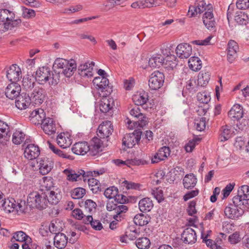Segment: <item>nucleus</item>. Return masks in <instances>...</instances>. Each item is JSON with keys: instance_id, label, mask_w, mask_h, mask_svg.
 Wrapping results in <instances>:
<instances>
[{"instance_id": "nucleus-17", "label": "nucleus", "mask_w": 249, "mask_h": 249, "mask_svg": "<svg viewBox=\"0 0 249 249\" xmlns=\"http://www.w3.org/2000/svg\"><path fill=\"white\" fill-rule=\"evenodd\" d=\"M30 121L35 124H41L42 122L46 119V114L44 110L37 108L33 110L30 115Z\"/></svg>"}, {"instance_id": "nucleus-18", "label": "nucleus", "mask_w": 249, "mask_h": 249, "mask_svg": "<svg viewBox=\"0 0 249 249\" xmlns=\"http://www.w3.org/2000/svg\"><path fill=\"white\" fill-rule=\"evenodd\" d=\"M181 239L186 244H192L196 241V232L191 228L185 229L181 234Z\"/></svg>"}, {"instance_id": "nucleus-47", "label": "nucleus", "mask_w": 249, "mask_h": 249, "mask_svg": "<svg viewBox=\"0 0 249 249\" xmlns=\"http://www.w3.org/2000/svg\"><path fill=\"white\" fill-rule=\"evenodd\" d=\"M13 238L16 241L21 242H27V243H31L32 241L31 238L22 231L15 232Z\"/></svg>"}, {"instance_id": "nucleus-29", "label": "nucleus", "mask_w": 249, "mask_h": 249, "mask_svg": "<svg viewBox=\"0 0 249 249\" xmlns=\"http://www.w3.org/2000/svg\"><path fill=\"white\" fill-rule=\"evenodd\" d=\"M63 173L67 177V179L70 181L74 182L82 180L80 169L73 170L68 168L65 169Z\"/></svg>"}, {"instance_id": "nucleus-45", "label": "nucleus", "mask_w": 249, "mask_h": 249, "mask_svg": "<svg viewBox=\"0 0 249 249\" xmlns=\"http://www.w3.org/2000/svg\"><path fill=\"white\" fill-rule=\"evenodd\" d=\"M15 202L14 199L11 200L4 199L2 203V206H1V208H2L5 211L9 213L13 212L16 208V203H15Z\"/></svg>"}, {"instance_id": "nucleus-14", "label": "nucleus", "mask_w": 249, "mask_h": 249, "mask_svg": "<svg viewBox=\"0 0 249 249\" xmlns=\"http://www.w3.org/2000/svg\"><path fill=\"white\" fill-rule=\"evenodd\" d=\"M21 74L20 68L17 64H13L7 71V77L12 83H16Z\"/></svg>"}, {"instance_id": "nucleus-60", "label": "nucleus", "mask_w": 249, "mask_h": 249, "mask_svg": "<svg viewBox=\"0 0 249 249\" xmlns=\"http://www.w3.org/2000/svg\"><path fill=\"white\" fill-rule=\"evenodd\" d=\"M199 87L200 86H198V83L196 84V80L194 78H191L187 82L186 88L190 91H196L198 90Z\"/></svg>"}, {"instance_id": "nucleus-25", "label": "nucleus", "mask_w": 249, "mask_h": 249, "mask_svg": "<svg viewBox=\"0 0 249 249\" xmlns=\"http://www.w3.org/2000/svg\"><path fill=\"white\" fill-rule=\"evenodd\" d=\"M10 137L9 127L8 124L0 120V143L3 145L5 144Z\"/></svg>"}, {"instance_id": "nucleus-62", "label": "nucleus", "mask_w": 249, "mask_h": 249, "mask_svg": "<svg viewBox=\"0 0 249 249\" xmlns=\"http://www.w3.org/2000/svg\"><path fill=\"white\" fill-rule=\"evenodd\" d=\"M197 99L199 102L203 104H207L211 100L210 96L205 92L197 93Z\"/></svg>"}, {"instance_id": "nucleus-22", "label": "nucleus", "mask_w": 249, "mask_h": 249, "mask_svg": "<svg viewBox=\"0 0 249 249\" xmlns=\"http://www.w3.org/2000/svg\"><path fill=\"white\" fill-rule=\"evenodd\" d=\"M239 50L237 43L234 40H230L228 44L227 59L232 63L237 57V52Z\"/></svg>"}, {"instance_id": "nucleus-13", "label": "nucleus", "mask_w": 249, "mask_h": 249, "mask_svg": "<svg viewBox=\"0 0 249 249\" xmlns=\"http://www.w3.org/2000/svg\"><path fill=\"white\" fill-rule=\"evenodd\" d=\"M177 55L180 58L186 59L191 54L192 46L187 43H181L178 45L176 50Z\"/></svg>"}, {"instance_id": "nucleus-50", "label": "nucleus", "mask_w": 249, "mask_h": 249, "mask_svg": "<svg viewBox=\"0 0 249 249\" xmlns=\"http://www.w3.org/2000/svg\"><path fill=\"white\" fill-rule=\"evenodd\" d=\"M135 245L139 249H148L150 245V241L147 237L139 238L136 241Z\"/></svg>"}, {"instance_id": "nucleus-37", "label": "nucleus", "mask_w": 249, "mask_h": 249, "mask_svg": "<svg viewBox=\"0 0 249 249\" xmlns=\"http://www.w3.org/2000/svg\"><path fill=\"white\" fill-rule=\"evenodd\" d=\"M150 219V217L147 214L139 213L135 216L133 221L136 225L143 226L147 225L149 222Z\"/></svg>"}, {"instance_id": "nucleus-30", "label": "nucleus", "mask_w": 249, "mask_h": 249, "mask_svg": "<svg viewBox=\"0 0 249 249\" xmlns=\"http://www.w3.org/2000/svg\"><path fill=\"white\" fill-rule=\"evenodd\" d=\"M71 150L75 154L79 155H85L89 152V144L86 142H76L73 145Z\"/></svg>"}, {"instance_id": "nucleus-20", "label": "nucleus", "mask_w": 249, "mask_h": 249, "mask_svg": "<svg viewBox=\"0 0 249 249\" xmlns=\"http://www.w3.org/2000/svg\"><path fill=\"white\" fill-rule=\"evenodd\" d=\"M32 99L28 94L22 93L18 97L15 102L16 106L19 109L22 110L27 108L31 104Z\"/></svg>"}, {"instance_id": "nucleus-56", "label": "nucleus", "mask_w": 249, "mask_h": 249, "mask_svg": "<svg viewBox=\"0 0 249 249\" xmlns=\"http://www.w3.org/2000/svg\"><path fill=\"white\" fill-rule=\"evenodd\" d=\"M118 193V189L112 186L106 189L104 192L105 196L108 198H115Z\"/></svg>"}, {"instance_id": "nucleus-64", "label": "nucleus", "mask_w": 249, "mask_h": 249, "mask_svg": "<svg viewBox=\"0 0 249 249\" xmlns=\"http://www.w3.org/2000/svg\"><path fill=\"white\" fill-rule=\"evenodd\" d=\"M238 194H241L244 198L249 200V186L248 185H242L238 191Z\"/></svg>"}, {"instance_id": "nucleus-24", "label": "nucleus", "mask_w": 249, "mask_h": 249, "mask_svg": "<svg viewBox=\"0 0 249 249\" xmlns=\"http://www.w3.org/2000/svg\"><path fill=\"white\" fill-rule=\"evenodd\" d=\"M37 163L39 164L38 167L40 173L45 175L49 173L53 167V163L48 159L44 158L38 159Z\"/></svg>"}, {"instance_id": "nucleus-49", "label": "nucleus", "mask_w": 249, "mask_h": 249, "mask_svg": "<svg viewBox=\"0 0 249 249\" xmlns=\"http://www.w3.org/2000/svg\"><path fill=\"white\" fill-rule=\"evenodd\" d=\"M70 63V61L67 60L65 59L58 58L55 59L53 65V69L54 70V71L56 73L57 71L56 69H60L63 70L65 67H68V65H69Z\"/></svg>"}, {"instance_id": "nucleus-48", "label": "nucleus", "mask_w": 249, "mask_h": 249, "mask_svg": "<svg viewBox=\"0 0 249 249\" xmlns=\"http://www.w3.org/2000/svg\"><path fill=\"white\" fill-rule=\"evenodd\" d=\"M15 14L13 11L9 10L0 9V20L4 22L5 20H12L15 18Z\"/></svg>"}, {"instance_id": "nucleus-21", "label": "nucleus", "mask_w": 249, "mask_h": 249, "mask_svg": "<svg viewBox=\"0 0 249 249\" xmlns=\"http://www.w3.org/2000/svg\"><path fill=\"white\" fill-rule=\"evenodd\" d=\"M103 143L101 140L97 137H94L91 141L90 145L89 144V155L94 156L98 154L101 151V145Z\"/></svg>"}, {"instance_id": "nucleus-15", "label": "nucleus", "mask_w": 249, "mask_h": 249, "mask_svg": "<svg viewBox=\"0 0 249 249\" xmlns=\"http://www.w3.org/2000/svg\"><path fill=\"white\" fill-rule=\"evenodd\" d=\"M21 23L20 19L13 18L12 20H5L3 23H0V33L2 34L9 30H14L19 27Z\"/></svg>"}, {"instance_id": "nucleus-23", "label": "nucleus", "mask_w": 249, "mask_h": 249, "mask_svg": "<svg viewBox=\"0 0 249 249\" xmlns=\"http://www.w3.org/2000/svg\"><path fill=\"white\" fill-rule=\"evenodd\" d=\"M95 63L91 61L89 63H85L84 64H81L78 67L79 74L83 77H91L93 76V67Z\"/></svg>"}, {"instance_id": "nucleus-42", "label": "nucleus", "mask_w": 249, "mask_h": 249, "mask_svg": "<svg viewBox=\"0 0 249 249\" xmlns=\"http://www.w3.org/2000/svg\"><path fill=\"white\" fill-rule=\"evenodd\" d=\"M45 194L49 201L48 204H57L61 198L60 195L55 193L53 191L47 190L45 191Z\"/></svg>"}, {"instance_id": "nucleus-36", "label": "nucleus", "mask_w": 249, "mask_h": 249, "mask_svg": "<svg viewBox=\"0 0 249 249\" xmlns=\"http://www.w3.org/2000/svg\"><path fill=\"white\" fill-rule=\"evenodd\" d=\"M153 207L152 201L148 197L141 199L139 202L140 210L143 212H149Z\"/></svg>"}, {"instance_id": "nucleus-54", "label": "nucleus", "mask_w": 249, "mask_h": 249, "mask_svg": "<svg viewBox=\"0 0 249 249\" xmlns=\"http://www.w3.org/2000/svg\"><path fill=\"white\" fill-rule=\"evenodd\" d=\"M15 210L17 211V212H20L21 213H26L29 212V211L31 210L32 208H30L28 203L26 204L25 201L21 200L20 202L16 204Z\"/></svg>"}, {"instance_id": "nucleus-5", "label": "nucleus", "mask_w": 249, "mask_h": 249, "mask_svg": "<svg viewBox=\"0 0 249 249\" xmlns=\"http://www.w3.org/2000/svg\"><path fill=\"white\" fill-rule=\"evenodd\" d=\"M142 132L139 130H135L132 133L126 134L123 139V144L127 148H132L140 141Z\"/></svg>"}, {"instance_id": "nucleus-7", "label": "nucleus", "mask_w": 249, "mask_h": 249, "mask_svg": "<svg viewBox=\"0 0 249 249\" xmlns=\"http://www.w3.org/2000/svg\"><path fill=\"white\" fill-rule=\"evenodd\" d=\"M113 131V125L110 121H105L102 123L98 128L97 135L100 139H107L112 134Z\"/></svg>"}, {"instance_id": "nucleus-40", "label": "nucleus", "mask_w": 249, "mask_h": 249, "mask_svg": "<svg viewBox=\"0 0 249 249\" xmlns=\"http://www.w3.org/2000/svg\"><path fill=\"white\" fill-rule=\"evenodd\" d=\"M76 67L77 66L75 61L73 59H71L70 60V63L69 65H68V67H65L63 70L58 71V73L62 72L66 76L69 77L71 76L74 73V71H76Z\"/></svg>"}, {"instance_id": "nucleus-57", "label": "nucleus", "mask_w": 249, "mask_h": 249, "mask_svg": "<svg viewBox=\"0 0 249 249\" xmlns=\"http://www.w3.org/2000/svg\"><path fill=\"white\" fill-rule=\"evenodd\" d=\"M128 210V207L123 204H120L117 205V208L115 212L116 213L113 215V217L115 219L118 220V218L121 216V215L123 213H126Z\"/></svg>"}, {"instance_id": "nucleus-43", "label": "nucleus", "mask_w": 249, "mask_h": 249, "mask_svg": "<svg viewBox=\"0 0 249 249\" xmlns=\"http://www.w3.org/2000/svg\"><path fill=\"white\" fill-rule=\"evenodd\" d=\"M189 68L194 71H198L202 68L201 60L197 57H191L188 61Z\"/></svg>"}, {"instance_id": "nucleus-52", "label": "nucleus", "mask_w": 249, "mask_h": 249, "mask_svg": "<svg viewBox=\"0 0 249 249\" xmlns=\"http://www.w3.org/2000/svg\"><path fill=\"white\" fill-rule=\"evenodd\" d=\"M25 139V134L21 131L16 130L13 134L12 142L15 144H19Z\"/></svg>"}, {"instance_id": "nucleus-61", "label": "nucleus", "mask_w": 249, "mask_h": 249, "mask_svg": "<svg viewBox=\"0 0 249 249\" xmlns=\"http://www.w3.org/2000/svg\"><path fill=\"white\" fill-rule=\"evenodd\" d=\"M195 125L197 130L203 131L206 127V118L201 117L199 120H195Z\"/></svg>"}, {"instance_id": "nucleus-31", "label": "nucleus", "mask_w": 249, "mask_h": 249, "mask_svg": "<svg viewBox=\"0 0 249 249\" xmlns=\"http://www.w3.org/2000/svg\"><path fill=\"white\" fill-rule=\"evenodd\" d=\"M170 152L168 147L163 146L160 148L152 159V163H158L160 161L164 160L170 155Z\"/></svg>"}, {"instance_id": "nucleus-26", "label": "nucleus", "mask_w": 249, "mask_h": 249, "mask_svg": "<svg viewBox=\"0 0 249 249\" xmlns=\"http://www.w3.org/2000/svg\"><path fill=\"white\" fill-rule=\"evenodd\" d=\"M133 102L137 106H141L145 109H147L146 103L148 100V94L145 92H142L133 96Z\"/></svg>"}, {"instance_id": "nucleus-27", "label": "nucleus", "mask_w": 249, "mask_h": 249, "mask_svg": "<svg viewBox=\"0 0 249 249\" xmlns=\"http://www.w3.org/2000/svg\"><path fill=\"white\" fill-rule=\"evenodd\" d=\"M233 205L237 208H242V211L244 212L248 211L249 209L248 200L244 198L241 194H238L234 196L232 198Z\"/></svg>"}, {"instance_id": "nucleus-4", "label": "nucleus", "mask_w": 249, "mask_h": 249, "mask_svg": "<svg viewBox=\"0 0 249 249\" xmlns=\"http://www.w3.org/2000/svg\"><path fill=\"white\" fill-rule=\"evenodd\" d=\"M164 75L162 72L158 71H155L150 75L148 81V85L152 90H158L163 84Z\"/></svg>"}, {"instance_id": "nucleus-32", "label": "nucleus", "mask_w": 249, "mask_h": 249, "mask_svg": "<svg viewBox=\"0 0 249 249\" xmlns=\"http://www.w3.org/2000/svg\"><path fill=\"white\" fill-rule=\"evenodd\" d=\"M68 243V237L63 233H57L54 237V245L58 249H63Z\"/></svg>"}, {"instance_id": "nucleus-38", "label": "nucleus", "mask_w": 249, "mask_h": 249, "mask_svg": "<svg viewBox=\"0 0 249 249\" xmlns=\"http://www.w3.org/2000/svg\"><path fill=\"white\" fill-rule=\"evenodd\" d=\"M139 235V232L135 230L128 229L125 234L120 237L122 243H127L128 240H133Z\"/></svg>"}, {"instance_id": "nucleus-58", "label": "nucleus", "mask_w": 249, "mask_h": 249, "mask_svg": "<svg viewBox=\"0 0 249 249\" xmlns=\"http://www.w3.org/2000/svg\"><path fill=\"white\" fill-rule=\"evenodd\" d=\"M96 203L91 199H88L85 202V213H91L95 210Z\"/></svg>"}, {"instance_id": "nucleus-8", "label": "nucleus", "mask_w": 249, "mask_h": 249, "mask_svg": "<svg viewBox=\"0 0 249 249\" xmlns=\"http://www.w3.org/2000/svg\"><path fill=\"white\" fill-rule=\"evenodd\" d=\"M41 127L44 133L48 135H53L56 132V124L53 118L47 117L41 123Z\"/></svg>"}, {"instance_id": "nucleus-51", "label": "nucleus", "mask_w": 249, "mask_h": 249, "mask_svg": "<svg viewBox=\"0 0 249 249\" xmlns=\"http://www.w3.org/2000/svg\"><path fill=\"white\" fill-rule=\"evenodd\" d=\"M22 82L23 88L27 90L35 88L36 83L33 78L24 77Z\"/></svg>"}, {"instance_id": "nucleus-41", "label": "nucleus", "mask_w": 249, "mask_h": 249, "mask_svg": "<svg viewBox=\"0 0 249 249\" xmlns=\"http://www.w3.org/2000/svg\"><path fill=\"white\" fill-rule=\"evenodd\" d=\"M210 79V74L208 71H202L198 75V85L200 87H205Z\"/></svg>"}, {"instance_id": "nucleus-11", "label": "nucleus", "mask_w": 249, "mask_h": 249, "mask_svg": "<svg viewBox=\"0 0 249 249\" xmlns=\"http://www.w3.org/2000/svg\"><path fill=\"white\" fill-rule=\"evenodd\" d=\"M208 8H213L211 4L206 5L203 1H200L196 6L189 7L188 15L190 17L196 16L197 14H200L204 11H207Z\"/></svg>"}, {"instance_id": "nucleus-39", "label": "nucleus", "mask_w": 249, "mask_h": 249, "mask_svg": "<svg viewBox=\"0 0 249 249\" xmlns=\"http://www.w3.org/2000/svg\"><path fill=\"white\" fill-rule=\"evenodd\" d=\"M196 178L193 174L186 175L183 179L184 187L188 189L195 186L196 183Z\"/></svg>"}, {"instance_id": "nucleus-6", "label": "nucleus", "mask_w": 249, "mask_h": 249, "mask_svg": "<svg viewBox=\"0 0 249 249\" xmlns=\"http://www.w3.org/2000/svg\"><path fill=\"white\" fill-rule=\"evenodd\" d=\"M30 97L32 103L35 105H41L47 97V93L44 89L41 87H36L31 93Z\"/></svg>"}, {"instance_id": "nucleus-28", "label": "nucleus", "mask_w": 249, "mask_h": 249, "mask_svg": "<svg viewBox=\"0 0 249 249\" xmlns=\"http://www.w3.org/2000/svg\"><path fill=\"white\" fill-rule=\"evenodd\" d=\"M102 98L100 104V109L103 113H107L114 106L113 98H107V96H101Z\"/></svg>"}, {"instance_id": "nucleus-9", "label": "nucleus", "mask_w": 249, "mask_h": 249, "mask_svg": "<svg viewBox=\"0 0 249 249\" xmlns=\"http://www.w3.org/2000/svg\"><path fill=\"white\" fill-rule=\"evenodd\" d=\"M21 91L20 86L17 83L9 84L5 90L6 96L10 99H14L19 96Z\"/></svg>"}, {"instance_id": "nucleus-1", "label": "nucleus", "mask_w": 249, "mask_h": 249, "mask_svg": "<svg viewBox=\"0 0 249 249\" xmlns=\"http://www.w3.org/2000/svg\"><path fill=\"white\" fill-rule=\"evenodd\" d=\"M48 202L45 192H33L27 197V203L30 208L45 209L48 206Z\"/></svg>"}, {"instance_id": "nucleus-44", "label": "nucleus", "mask_w": 249, "mask_h": 249, "mask_svg": "<svg viewBox=\"0 0 249 249\" xmlns=\"http://www.w3.org/2000/svg\"><path fill=\"white\" fill-rule=\"evenodd\" d=\"M249 18L247 14L241 11H237L234 17L235 21L239 25H246L248 23Z\"/></svg>"}, {"instance_id": "nucleus-34", "label": "nucleus", "mask_w": 249, "mask_h": 249, "mask_svg": "<svg viewBox=\"0 0 249 249\" xmlns=\"http://www.w3.org/2000/svg\"><path fill=\"white\" fill-rule=\"evenodd\" d=\"M208 235V234L205 235L203 233L201 235V238L203 239L202 241L206 243L208 247H210L211 249H224L220 245L222 242L221 239L217 238L215 242L213 243L212 240L207 239Z\"/></svg>"}, {"instance_id": "nucleus-19", "label": "nucleus", "mask_w": 249, "mask_h": 249, "mask_svg": "<svg viewBox=\"0 0 249 249\" xmlns=\"http://www.w3.org/2000/svg\"><path fill=\"white\" fill-rule=\"evenodd\" d=\"M24 154L26 158L32 160L38 157L40 154V150L37 145L29 144L25 147Z\"/></svg>"}, {"instance_id": "nucleus-46", "label": "nucleus", "mask_w": 249, "mask_h": 249, "mask_svg": "<svg viewBox=\"0 0 249 249\" xmlns=\"http://www.w3.org/2000/svg\"><path fill=\"white\" fill-rule=\"evenodd\" d=\"M57 142L58 144L63 148L69 147L71 144V140L66 137L64 134H60L57 137Z\"/></svg>"}, {"instance_id": "nucleus-35", "label": "nucleus", "mask_w": 249, "mask_h": 249, "mask_svg": "<svg viewBox=\"0 0 249 249\" xmlns=\"http://www.w3.org/2000/svg\"><path fill=\"white\" fill-rule=\"evenodd\" d=\"M165 59L163 56L160 54H156L152 56L148 62L149 65L152 68L160 67L163 65Z\"/></svg>"}, {"instance_id": "nucleus-3", "label": "nucleus", "mask_w": 249, "mask_h": 249, "mask_svg": "<svg viewBox=\"0 0 249 249\" xmlns=\"http://www.w3.org/2000/svg\"><path fill=\"white\" fill-rule=\"evenodd\" d=\"M93 84L99 96H108L112 92V87L109 85V81L106 76L95 77Z\"/></svg>"}, {"instance_id": "nucleus-53", "label": "nucleus", "mask_w": 249, "mask_h": 249, "mask_svg": "<svg viewBox=\"0 0 249 249\" xmlns=\"http://www.w3.org/2000/svg\"><path fill=\"white\" fill-rule=\"evenodd\" d=\"M221 141L224 142L228 140L232 134L230 126L225 125L221 127Z\"/></svg>"}, {"instance_id": "nucleus-2", "label": "nucleus", "mask_w": 249, "mask_h": 249, "mask_svg": "<svg viewBox=\"0 0 249 249\" xmlns=\"http://www.w3.org/2000/svg\"><path fill=\"white\" fill-rule=\"evenodd\" d=\"M130 114L138 120H133L131 121L128 118H127L126 123L128 124V128L132 129L136 126L143 127L147 124V118L141 111L139 106H135L133 107L129 111Z\"/></svg>"}, {"instance_id": "nucleus-63", "label": "nucleus", "mask_w": 249, "mask_h": 249, "mask_svg": "<svg viewBox=\"0 0 249 249\" xmlns=\"http://www.w3.org/2000/svg\"><path fill=\"white\" fill-rule=\"evenodd\" d=\"M147 4V0H140L132 3L131 6L133 8L143 9L148 8V5Z\"/></svg>"}, {"instance_id": "nucleus-55", "label": "nucleus", "mask_w": 249, "mask_h": 249, "mask_svg": "<svg viewBox=\"0 0 249 249\" xmlns=\"http://www.w3.org/2000/svg\"><path fill=\"white\" fill-rule=\"evenodd\" d=\"M196 203L194 201H191L189 203V206L187 209V212L189 215L194 216V218H190L189 220L190 222H195L196 219L197 218L196 216L194 215L197 211L196 209Z\"/></svg>"}, {"instance_id": "nucleus-16", "label": "nucleus", "mask_w": 249, "mask_h": 249, "mask_svg": "<svg viewBox=\"0 0 249 249\" xmlns=\"http://www.w3.org/2000/svg\"><path fill=\"white\" fill-rule=\"evenodd\" d=\"M51 77V71L48 67L39 68L36 71V79L43 84L49 81Z\"/></svg>"}, {"instance_id": "nucleus-12", "label": "nucleus", "mask_w": 249, "mask_h": 249, "mask_svg": "<svg viewBox=\"0 0 249 249\" xmlns=\"http://www.w3.org/2000/svg\"><path fill=\"white\" fill-rule=\"evenodd\" d=\"M244 212L242 208H237L235 206L230 204L224 210L225 216L228 218L235 219L241 216Z\"/></svg>"}, {"instance_id": "nucleus-33", "label": "nucleus", "mask_w": 249, "mask_h": 249, "mask_svg": "<svg viewBox=\"0 0 249 249\" xmlns=\"http://www.w3.org/2000/svg\"><path fill=\"white\" fill-rule=\"evenodd\" d=\"M230 118L233 120H239L242 118L243 111L242 107L239 105H234L228 113Z\"/></svg>"}, {"instance_id": "nucleus-59", "label": "nucleus", "mask_w": 249, "mask_h": 249, "mask_svg": "<svg viewBox=\"0 0 249 249\" xmlns=\"http://www.w3.org/2000/svg\"><path fill=\"white\" fill-rule=\"evenodd\" d=\"M86 194V190L83 188H76L74 189L71 192V196L74 199L82 198Z\"/></svg>"}, {"instance_id": "nucleus-10", "label": "nucleus", "mask_w": 249, "mask_h": 249, "mask_svg": "<svg viewBox=\"0 0 249 249\" xmlns=\"http://www.w3.org/2000/svg\"><path fill=\"white\" fill-rule=\"evenodd\" d=\"M203 22L209 30H213L215 27L216 22L213 14V9L208 8L202 17Z\"/></svg>"}]
</instances>
